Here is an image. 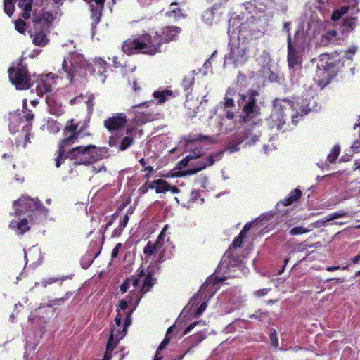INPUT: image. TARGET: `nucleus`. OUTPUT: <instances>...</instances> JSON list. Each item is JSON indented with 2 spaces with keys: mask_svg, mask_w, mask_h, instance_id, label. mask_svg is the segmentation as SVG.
Here are the masks:
<instances>
[{
  "mask_svg": "<svg viewBox=\"0 0 360 360\" xmlns=\"http://www.w3.org/2000/svg\"><path fill=\"white\" fill-rule=\"evenodd\" d=\"M223 152L220 151L209 156L206 159L200 160L197 162L195 167L193 168H188V169L185 170L184 173L188 175L196 174L197 172L206 168L207 166L212 165L216 161L219 160L221 158Z\"/></svg>",
  "mask_w": 360,
  "mask_h": 360,
  "instance_id": "19",
  "label": "nucleus"
},
{
  "mask_svg": "<svg viewBox=\"0 0 360 360\" xmlns=\"http://www.w3.org/2000/svg\"><path fill=\"white\" fill-rule=\"evenodd\" d=\"M58 78L51 72L39 75L36 86L37 95L43 96L46 94H51L56 87Z\"/></svg>",
  "mask_w": 360,
  "mask_h": 360,
  "instance_id": "16",
  "label": "nucleus"
},
{
  "mask_svg": "<svg viewBox=\"0 0 360 360\" xmlns=\"http://www.w3.org/2000/svg\"><path fill=\"white\" fill-rule=\"evenodd\" d=\"M105 0H94L90 3L89 7L91 13V23L92 34H94V28L96 25L100 21L101 17V12L103 8V3Z\"/></svg>",
  "mask_w": 360,
  "mask_h": 360,
  "instance_id": "24",
  "label": "nucleus"
},
{
  "mask_svg": "<svg viewBox=\"0 0 360 360\" xmlns=\"http://www.w3.org/2000/svg\"><path fill=\"white\" fill-rule=\"evenodd\" d=\"M337 73L338 69L330 56L327 54L321 55L318 59L315 76L318 85L321 89L325 87Z\"/></svg>",
  "mask_w": 360,
  "mask_h": 360,
  "instance_id": "8",
  "label": "nucleus"
},
{
  "mask_svg": "<svg viewBox=\"0 0 360 360\" xmlns=\"http://www.w3.org/2000/svg\"><path fill=\"white\" fill-rule=\"evenodd\" d=\"M283 30L286 32L287 33V39H289V36L291 37V34H290V22H284L283 24Z\"/></svg>",
  "mask_w": 360,
  "mask_h": 360,
  "instance_id": "62",
  "label": "nucleus"
},
{
  "mask_svg": "<svg viewBox=\"0 0 360 360\" xmlns=\"http://www.w3.org/2000/svg\"><path fill=\"white\" fill-rule=\"evenodd\" d=\"M340 147L338 146H335L331 150V152L328 155V160L333 163L338 158L340 153Z\"/></svg>",
  "mask_w": 360,
  "mask_h": 360,
  "instance_id": "45",
  "label": "nucleus"
},
{
  "mask_svg": "<svg viewBox=\"0 0 360 360\" xmlns=\"http://www.w3.org/2000/svg\"><path fill=\"white\" fill-rule=\"evenodd\" d=\"M229 51L224 56V68H235L244 65L249 58L245 43L230 40Z\"/></svg>",
  "mask_w": 360,
  "mask_h": 360,
  "instance_id": "7",
  "label": "nucleus"
},
{
  "mask_svg": "<svg viewBox=\"0 0 360 360\" xmlns=\"http://www.w3.org/2000/svg\"><path fill=\"white\" fill-rule=\"evenodd\" d=\"M302 195V192L298 188L295 189L291 191L289 194V196L285 198L283 201L281 202L282 205L284 206H288L291 205L292 202L297 201Z\"/></svg>",
  "mask_w": 360,
  "mask_h": 360,
  "instance_id": "35",
  "label": "nucleus"
},
{
  "mask_svg": "<svg viewBox=\"0 0 360 360\" xmlns=\"http://www.w3.org/2000/svg\"><path fill=\"white\" fill-rule=\"evenodd\" d=\"M260 136V131L257 129V124L248 129L243 135L236 136L229 144L227 150L230 153L237 152L240 146H251L255 144Z\"/></svg>",
  "mask_w": 360,
  "mask_h": 360,
  "instance_id": "13",
  "label": "nucleus"
},
{
  "mask_svg": "<svg viewBox=\"0 0 360 360\" xmlns=\"http://www.w3.org/2000/svg\"><path fill=\"white\" fill-rule=\"evenodd\" d=\"M242 7L247 14L243 12L241 15H232L229 20L228 35L230 40L245 43L247 39L254 36L255 32V21L265 11L266 6L258 1L248 2Z\"/></svg>",
  "mask_w": 360,
  "mask_h": 360,
  "instance_id": "3",
  "label": "nucleus"
},
{
  "mask_svg": "<svg viewBox=\"0 0 360 360\" xmlns=\"http://www.w3.org/2000/svg\"><path fill=\"white\" fill-rule=\"evenodd\" d=\"M287 44L288 67H302L303 57L306 53L307 46L304 41L299 38V32L295 34L294 39L289 36Z\"/></svg>",
  "mask_w": 360,
  "mask_h": 360,
  "instance_id": "10",
  "label": "nucleus"
},
{
  "mask_svg": "<svg viewBox=\"0 0 360 360\" xmlns=\"http://www.w3.org/2000/svg\"><path fill=\"white\" fill-rule=\"evenodd\" d=\"M239 105L243 106V118L251 119L258 114V108L256 105L255 95H243L239 101Z\"/></svg>",
  "mask_w": 360,
  "mask_h": 360,
  "instance_id": "18",
  "label": "nucleus"
},
{
  "mask_svg": "<svg viewBox=\"0 0 360 360\" xmlns=\"http://www.w3.org/2000/svg\"><path fill=\"white\" fill-rule=\"evenodd\" d=\"M267 292H268V289L263 288V289L255 291L254 292V295L256 297H263V296L266 295L267 294Z\"/></svg>",
  "mask_w": 360,
  "mask_h": 360,
  "instance_id": "61",
  "label": "nucleus"
},
{
  "mask_svg": "<svg viewBox=\"0 0 360 360\" xmlns=\"http://www.w3.org/2000/svg\"><path fill=\"white\" fill-rule=\"evenodd\" d=\"M252 225V223H248L246 224L243 229L241 230L239 236L233 240V242L232 243V245L231 247L230 248V249L233 247V248H238V247H240L241 244H242V241L244 238V237L245 236V235L247 234V233L248 232V231L250 229L251 226Z\"/></svg>",
  "mask_w": 360,
  "mask_h": 360,
  "instance_id": "34",
  "label": "nucleus"
},
{
  "mask_svg": "<svg viewBox=\"0 0 360 360\" xmlns=\"http://www.w3.org/2000/svg\"><path fill=\"white\" fill-rule=\"evenodd\" d=\"M35 211H37L39 213H41L44 215H46L49 212L47 208H46L40 205L39 200H38V208L35 209Z\"/></svg>",
  "mask_w": 360,
  "mask_h": 360,
  "instance_id": "60",
  "label": "nucleus"
},
{
  "mask_svg": "<svg viewBox=\"0 0 360 360\" xmlns=\"http://www.w3.org/2000/svg\"><path fill=\"white\" fill-rule=\"evenodd\" d=\"M150 189H154L157 193H165L169 191L170 186L165 181L158 179L151 182Z\"/></svg>",
  "mask_w": 360,
  "mask_h": 360,
  "instance_id": "30",
  "label": "nucleus"
},
{
  "mask_svg": "<svg viewBox=\"0 0 360 360\" xmlns=\"http://www.w3.org/2000/svg\"><path fill=\"white\" fill-rule=\"evenodd\" d=\"M4 10L11 17L14 11L13 0H4Z\"/></svg>",
  "mask_w": 360,
  "mask_h": 360,
  "instance_id": "44",
  "label": "nucleus"
},
{
  "mask_svg": "<svg viewBox=\"0 0 360 360\" xmlns=\"http://www.w3.org/2000/svg\"><path fill=\"white\" fill-rule=\"evenodd\" d=\"M48 41L49 39L44 30L37 32L33 37V44L36 46H44Z\"/></svg>",
  "mask_w": 360,
  "mask_h": 360,
  "instance_id": "36",
  "label": "nucleus"
},
{
  "mask_svg": "<svg viewBox=\"0 0 360 360\" xmlns=\"http://www.w3.org/2000/svg\"><path fill=\"white\" fill-rule=\"evenodd\" d=\"M202 155V152L200 149L195 148L192 152L190 153L188 155H186V158L181 160V163L184 165H186L190 160L198 158Z\"/></svg>",
  "mask_w": 360,
  "mask_h": 360,
  "instance_id": "42",
  "label": "nucleus"
},
{
  "mask_svg": "<svg viewBox=\"0 0 360 360\" xmlns=\"http://www.w3.org/2000/svg\"><path fill=\"white\" fill-rule=\"evenodd\" d=\"M180 32V27L176 26H169L163 28L161 35H158L157 33L154 35H157L159 37L160 47L162 42H169L171 41L176 40Z\"/></svg>",
  "mask_w": 360,
  "mask_h": 360,
  "instance_id": "23",
  "label": "nucleus"
},
{
  "mask_svg": "<svg viewBox=\"0 0 360 360\" xmlns=\"http://www.w3.org/2000/svg\"><path fill=\"white\" fill-rule=\"evenodd\" d=\"M25 25L26 24L24 20L19 19L16 20L15 23V28L18 32L24 34Z\"/></svg>",
  "mask_w": 360,
  "mask_h": 360,
  "instance_id": "52",
  "label": "nucleus"
},
{
  "mask_svg": "<svg viewBox=\"0 0 360 360\" xmlns=\"http://www.w3.org/2000/svg\"><path fill=\"white\" fill-rule=\"evenodd\" d=\"M122 51L128 55L139 53L155 55L160 52L159 37L148 34L136 39H128L123 44Z\"/></svg>",
  "mask_w": 360,
  "mask_h": 360,
  "instance_id": "6",
  "label": "nucleus"
},
{
  "mask_svg": "<svg viewBox=\"0 0 360 360\" xmlns=\"http://www.w3.org/2000/svg\"><path fill=\"white\" fill-rule=\"evenodd\" d=\"M46 102L48 106L49 112L54 115H62L65 109L60 103H59L56 98L52 95H48L46 98Z\"/></svg>",
  "mask_w": 360,
  "mask_h": 360,
  "instance_id": "25",
  "label": "nucleus"
},
{
  "mask_svg": "<svg viewBox=\"0 0 360 360\" xmlns=\"http://www.w3.org/2000/svg\"><path fill=\"white\" fill-rule=\"evenodd\" d=\"M33 0H18V6L23 12L22 16L24 19L30 18Z\"/></svg>",
  "mask_w": 360,
  "mask_h": 360,
  "instance_id": "31",
  "label": "nucleus"
},
{
  "mask_svg": "<svg viewBox=\"0 0 360 360\" xmlns=\"http://www.w3.org/2000/svg\"><path fill=\"white\" fill-rule=\"evenodd\" d=\"M13 208L15 209V214L20 216L27 212H34L38 208V199L30 198L22 195L18 200L13 202Z\"/></svg>",
  "mask_w": 360,
  "mask_h": 360,
  "instance_id": "17",
  "label": "nucleus"
},
{
  "mask_svg": "<svg viewBox=\"0 0 360 360\" xmlns=\"http://www.w3.org/2000/svg\"><path fill=\"white\" fill-rule=\"evenodd\" d=\"M69 294L67 293L66 294V296H64L61 298H58V299H55V300H51L49 302V303L47 304V307H53V306L55 305H59L61 303L64 302L65 301H66L68 298H69Z\"/></svg>",
  "mask_w": 360,
  "mask_h": 360,
  "instance_id": "48",
  "label": "nucleus"
},
{
  "mask_svg": "<svg viewBox=\"0 0 360 360\" xmlns=\"http://www.w3.org/2000/svg\"><path fill=\"white\" fill-rule=\"evenodd\" d=\"M175 328H176L175 325H173L167 329L164 340L160 343V345H159V347L156 351V354H155L154 360H162V356H160V352L162 349H164L166 347V346L169 344L170 339L172 338V337L170 336V333L173 331V330Z\"/></svg>",
  "mask_w": 360,
  "mask_h": 360,
  "instance_id": "29",
  "label": "nucleus"
},
{
  "mask_svg": "<svg viewBox=\"0 0 360 360\" xmlns=\"http://www.w3.org/2000/svg\"><path fill=\"white\" fill-rule=\"evenodd\" d=\"M134 143V139L131 136H126V137H124L123 139L122 140L120 144L117 145V146H118V148L123 151V150H125L126 149H127L129 146H131Z\"/></svg>",
  "mask_w": 360,
  "mask_h": 360,
  "instance_id": "43",
  "label": "nucleus"
},
{
  "mask_svg": "<svg viewBox=\"0 0 360 360\" xmlns=\"http://www.w3.org/2000/svg\"><path fill=\"white\" fill-rule=\"evenodd\" d=\"M9 227L13 229L18 235H22L30 229L27 219H23L20 221H11Z\"/></svg>",
  "mask_w": 360,
  "mask_h": 360,
  "instance_id": "27",
  "label": "nucleus"
},
{
  "mask_svg": "<svg viewBox=\"0 0 360 360\" xmlns=\"http://www.w3.org/2000/svg\"><path fill=\"white\" fill-rule=\"evenodd\" d=\"M78 124L75 123L74 120L67 122L63 132L64 138L59 143L58 156L56 159V167H59L62 160L67 158L74 165H90L97 160L98 154L94 145L75 147L67 153L68 148L77 142L79 138L83 137L82 129H78Z\"/></svg>",
  "mask_w": 360,
  "mask_h": 360,
  "instance_id": "2",
  "label": "nucleus"
},
{
  "mask_svg": "<svg viewBox=\"0 0 360 360\" xmlns=\"http://www.w3.org/2000/svg\"><path fill=\"white\" fill-rule=\"evenodd\" d=\"M9 79L17 89L25 90L30 87L31 82L27 70L23 67L17 69L11 68L8 70Z\"/></svg>",
  "mask_w": 360,
  "mask_h": 360,
  "instance_id": "15",
  "label": "nucleus"
},
{
  "mask_svg": "<svg viewBox=\"0 0 360 360\" xmlns=\"http://www.w3.org/2000/svg\"><path fill=\"white\" fill-rule=\"evenodd\" d=\"M63 70L67 74L68 79L78 75L81 77L86 75L87 71L90 72L91 68L84 57L77 53H73L68 57L65 58L63 62Z\"/></svg>",
  "mask_w": 360,
  "mask_h": 360,
  "instance_id": "9",
  "label": "nucleus"
},
{
  "mask_svg": "<svg viewBox=\"0 0 360 360\" xmlns=\"http://www.w3.org/2000/svg\"><path fill=\"white\" fill-rule=\"evenodd\" d=\"M195 75V70H193L188 72L182 81V86L187 93L190 92L191 88L194 82V76Z\"/></svg>",
  "mask_w": 360,
  "mask_h": 360,
  "instance_id": "37",
  "label": "nucleus"
},
{
  "mask_svg": "<svg viewBox=\"0 0 360 360\" xmlns=\"http://www.w3.org/2000/svg\"><path fill=\"white\" fill-rule=\"evenodd\" d=\"M58 280H59V278H49L46 279H44L41 281V285L43 287L46 288L48 285L53 284V283H56V281H58Z\"/></svg>",
  "mask_w": 360,
  "mask_h": 360,
  "instance_id": "54",
  "label": "nucleus"
},
{
  "mask_svg": "<svg viewBox=\"0 0 360 360\" xmlns=\"http://www.w3.org/2000/svg\"><path fill=\"white\" fill-rule=\"evenodd\" d=\"M153 96L158 101V104H163L169 99L173 98L174 94L171 90H158L153 93Z\"/></svg>",
  "mask_w": 360,
  "mask_h": 360,
  "instance_id": "28",
  "label": "nucleus"
},
{
  "mask_svg": "<svg viewBox=\"0 0 360 360\" xmlns=\"http://www.w3.org/2000/svg\"><path fill=\"white\" fill-rule=\"evenodd\" d=\"M47 129L49 132L55 134L59 131V124L56 121H49Z\"/></svg>",
  "mask_w": 360,
  "mask_h": 360,
  "instance_id": "49",
  "label": "nucleus"
},
{
  "mask_svg": "<svg viewBox=\"0 0 360 360\" xmlns=\"http://www.w3.org/2000/svg\"><path fill=\"white\" fill-rule=\"evenodd\" d=\"M152 101L143 102L141 104L132 107L131 112L134 114V120L137 124L141 125L152 120V115L139 111L141 108H148Z\"/></svg>",
  "mask_w": 360,
  "mask_h": 360,
  "instance_id": "21",
  "label": "nucleus"
},
{
  "mask_svg": "<svg viewBox=\"0 0 360 360\" xmlns=\"http://www.w3.org/2000/svg\"><path fill=\"white\" fill-rule=\"evenodd\" d=\"M339 39L338 33L335 29L328 28L323 30L320 37L317 39L316 44L320 46H327Z\"/></svg>",
  "mask_w": 360,
  "mask_h": 360,
  "instance_id": "22",
  "label": "nucleus"
},
{
  "mask_svg": "<svg viewBox=\"0 0 360 360\" xmlns=\"http://www.w3.org/2000/svg\"><path fill=\"white\" fill-rule=\"evenodd\" d=\"M125 334L126 329L124 328L122 329L121 326H113L107 345L108 349H112L120 340L124 337Z\"/></svg>",
  "mask_w": 360,
  "mask_h": 360,
  "instance_id": "26",
  "label": "nucleus"
},
{
  "mask_svg": "<svg viewBox=\"0 0 360 360\" xmlns=\"http://www.w3.org/2000/svg\"><path fill=\"white\" fill-rule=\"evenodd\" d=\"M358 50V46L356 45H352L347 50L343 51L344 57L347 59H352V56L354 55Z\"/></svg>",
  "mask_w": 360,
  "mask_h": 360,
  "instance_id": "46",
  "label": "nucleus"
},
{
  "mask_svg": "<svg viewBox=\"0 0 360 360\" xmlns=\"http://www.w3.org/2000/svg\"><path fill=\"white\" fill-rule=\"evenodd\" d=\"M270 340L274 347H278V340L275 332L270 334Z\"/></svg>",
  "mask_w": 360,
  "mask_h": 360,
  "instance_id": "56",
  "label": "nucleus"
},
{
  "mask_svg": "<svg viewBox=\"0 0 360 360\" xmlns=\"http://www.w3.org/2000/svg\"><path fill=\"white\" fill-rule=\"evenodd\" d=\"M127 122V116L124 113H117L104 121V127L111 133L108 141L110 146L117 147L118 140L121 137V136L117 135V132L124 127Z\"/></svg>",
  "mask_w": 360,
  "mask_h": 360,
  "instance_id": "12",
  "label": "nucleus"
},
{
  "mask_svg": "<svg viewBox=\"0 0 360 360\" xmlns=\"http://www.w3.org/2000/svg\"><path fill=\"white\" fill-rule=\"evenodd\" d=\"M290 70V79L292 84L296 83L300 75L302 67H288Z\"/></svg>",
  "mask_w": 360,
  "mask_h": 360,
  "instance_id": "40",
  "label": "nucleus"
},
{
  "mask_svg": "<svg viewBox=\"0 0 360 360\" xmlns=\"http://www.w3.org/2000/svg\"><path fill=\"white\" fill-rule=\"evenodd\" d=\"M261 57L263 58L264 63H268L271 60L270 53L269 51H264Z\"/></svg>",
  "mask_w": 360,
  "mask_h": 360,
  "instance_id": "59",
  "label": "nucleus"
},
{
  "mask_svg": "<svg viewBox=\"0 0 360 360\" xmlns=\"http://www.w3.org/2000/svg\"><path fill=\"white\" fill-rule=\"evenodd\" d=\"M356 22V17L346 18L344 20V25L352 30L355 27Z\"/></svg>",
  "mask_w": 360,
  "mask_h": 360,
  "instance_id": "51",
  "label": "nucleus"
},
{
  "mask_svg": "<svg viewBox=\"0 0 360 360\" xmlns=\"http://www.w3.org/2000/svg\"><path fill=\"white\" fill-rule=\"evenodd\" d=\"M56 17V13L49 11L35 12L33 14V22L35 26H39L43 29H47L50 27Z\"/></svg>",
  "mask_w": 360,
  "mask_h": 360,
  "instance_id": "20",
  "label": "nucleus"
},
{
  "mask_svg": "<svg viewBox=\"0 0 360 360\" xmlns=\"http://www.w3.org/2000/svg\"><path fill=\"white\" fill-rule=\"evenodd\" d=\"M27 100L23 101V110L21 113L15 112L11 115L9 130L11 133H15L18 128H17L15 124L20 122L22 123L24 120L27 123L22 127V130L20 134L17 136L15 140V144L17 147L22 146L23 148L27 147V145L30 143V133L31 124L30 123L34 118V114L32 110H27L26 108Z\"/></svg>",
  "mask_w": 360,
  "mask_h": 360,
  "instance_id": "5",
  "label": "nucleus"
},
{
  "mask_svg": "<svg viewBox=\"0 0 360 360\" xmlns=\"http://www.w3.org/2000/svg\"><path fill=\"white\" fill-rule=\"evenodd\" d=\"M202 20L207 25L213 24L214 20V8H211L206 10L202 15Z\"/></svg>",
  "mask_w": 360,
  "mask_h": 360,
  "instance_id": "38",
  "label": "nucleus"
},
{
  "mask_svg": "<svg viewBox=\"0 0 360 360\" xmlns=\"http://www.w3.org/2000/svg\"><path fill=\"white\" fill-rule=\"evenodd\" d=\"M128 221H129L128 216L124 215L120 222V225H119L120 231H122V229H124L125 228V226H127V224L128 223Z\"/></svg>",
  "mask_w": 360,
  "mask_h": 360,
  "instance_id": "57",
  "label": "nucleus"
},
{
  "mask_svg": "<svg viewBox=\"0 0 360 360\" xmlns=\"http://www.w3.org/2000/svg\"><path fill=\"white\" fill-rule=\"evenodd\" d=\"M166 15L168 17L174 18L175 20H179L184 16L181 9L180 8L177 3H172L169 5V9L167 11Z\"/></svg>",
  "mask_w": 360,
  "mask_h": 360,
  "instance_id": "32",
  "label": "nucleus"
},
{
  "mask_svg": "<svg viewBox=\"0 0 360 360\" xmlns=\"http://www.w3.org/2000/svg\"><path fill=\"white\" fill-rule=\"evenodd\" d=\"M233 91L229 89L226 91V96L224 98V110L225 111L224 115H217L216 119L210 123L211 127H214L218 131H221L223 127L226 125V120H231L234 117V114L229 109L234 106V101L233 98H229V96L231 95Z\"/></svg>",
  "mask_w": 360,
  "mask_h": 360,
  "instance_id": "14",
  "label": "nucleus"
},
{
  "mask_svg": "<svg viewBox=\"0 0 360 360\" xmlns=\"http://www.w3.org/2000/svg\"><path fill=\"white\" fill-rule=\"evenodd\" d=\"M347 214L345 212L340 211L327 216L326 221H330L332 220L346 217Z\"/></svg>",
  "mask_w": 360,
  "mask_h": 360,
  "instance_id": "50",
  "label": "nucleus"
},
{
  "mask_svg": "<svg viewBox=\"0 0 360 360\" xmlns=\"http://www.w3.org/2000/svg\"><path fill=\"white\" fill-rule=\"evenodd\" d=\"M226 257H227L226 255L224 257V259H223L221 263L220 264V268H222L225 264H226V266H227L229 267V269H230L231 266L237 265L236 262H235L234 264H232L233 259L231 258L229 259V263L230 264V266H229L228 263L226 262Z\"/></svg>",
  "mask_w": 360,
  "mask_h": 360,
  "instance_id": "55",
  "label": "nucleus"
},
{
  "mask_svg": "<svg viewBox=\"0 0 360 360\" xmlns=\"http://www.w3.org/2000/svg\"><path fill=\"white\" fill-rule=\"evenodd\" d=\"M168 225H165L159 234L155 242L148 241L143 249L144 259L142 266L138 269V277L134 280L127 279L120 286L122 293L127 292L131 283L136 288L141 283L143 285L141 291L143 293L148 292L155 283L153 275L158 272V264L163 262L165 250L163 245L165 240H169L166 236Z\"/></svg>",
  "mask_w": 360,
  "mask_h": 360,
  "instance_id": "1",
  "label": "nucleus"
},
{
  "mask_svg": "<svg viewBox=\"0 0 360 360\" xmlns=\"http://www.w3.org/2000/svg\"><path fill=\"white\" fill-rule=\"evenodd\" d=\"M122 245L121 243H117L115 247L113 248L112 251V254H111V256L112 258H115L118 255V252H119V250L120 248H121Z\"/></svg>",
  "mask_w": 360,
  "mask_h": 360,
  "instance_id": "63",
  "label": "nucleus"
},
{
  "mask_svg": "<svg viewBox=\"0 0 360 360\" xmlns=\"http://www.w3.org/2000/svg\"><path fill=\"white\" fill-rule=\"evenodd\" d=\"M150 186H151V182L150 183H146V184H144L140 188H139V192L141 193V194H144L148 192V191L149 189H150Z\"/></svg>",
  "mask_w": 360,
  "mask_h": 360,
  "instance_id": "58",
  "label": "nucleus"
},
{
  "mask_svg": "<svg viewBox=\"0 0 360 360\" xmlns=\"http://www.w3.org/2000/svg\"><path fill=\"white\" fill-rule=\"evenodd\" d=\"M206 330H200L198 333H197L195 335L191 338V341L192 342V346L194 347L200 342H202L203 340L205 339L207 335H206Z\"/></svg>",
  "mask_w": 360,
  "mask_h": 360,
  "instance_id": "41",
  "label": "nucleus"
},
{
  "mask_svg": "<svg viewBox=\"0 0 360 360\" xmlns=\"http://www.w3.org/2000/svg\"><path fill=\"white\" fill-rule=\"evenodd\" d=\"M205 326V323L202 321H195L192 323H191L184 330L183 335H185L188 333H189L196 326Z\"/></svg>",
  "mask_w": 360,
  "mask_h": 360,
  "instance_id": "53",
  "label": "nucleus"
},
{
  "mask_svg": "<svg viewBox=\"0 0 360 360\" xmlns=\"http://www.w3.org/2000/svg\"><path fill=\"white\" fill-rule=\"evenodd\" d=\"M103 168V165L99 162L96 163V165H93L91 167V169L93 171H95L96 172H98L101 171V169Z\"/></svg>",
  "mask_w": 360,
  "mask_h": 360,
  "instance_id": "64",
  "label": "nucleus"
},
{
  "mask_svg": "<svg viewBox=\"0 0 360 360\" xmlns=\"http://www.w3.org/2000/svg\"><path fill=\"white\" fill-rule=\"evenodd\" d=\"M311 230V229L304 228L302 226H297V227H295V228H292V229H290V234L292 236L300 235V234L308 233Z\"/></svg>",
  "mask_w": 360,
  "mask_h": 360,
  "instance_id": "47",
  "label": "nucleus"
},
{
  "mask_svg": "<svg viewBox=\"0 0 360 360\" xmlns=\"http://www.w3.org/2000/svg\"><path fill=\"white\" fill-rule=\"evenodd\" d=\"M312 94V93L309 94V98L300 97H294L290 100L276 98L274 101V109L270 116V120L274 123L271 127H276L277 130L281 129L288 115L291 116L292 122L296 124L298 122L299 116L302 117L314 109V106H311V103H314Z\"/></svg>",
  "mask_w": 360,
  "mask_h": 360,
  "instance_id": "4",
  "label": "nucleus"
},
{
  "mask_svg": "<svg viewBox=\"0 0 360 360\" xmlns=\"http://www.w3.org/2000/svg\"><path fill=\"white\" fill-rule=\"evenodd\" d=\"M221 280L222 279H219L217 277L208 278L206 282L201 286L198 295L196 297H193L191 300V302L193 305H194L195 303L198 304V300L199 299L200 295L204 300L195 312L196 316L201 315L207 309V300L212 297L217 291L219 289L218 284Z\"/></svg>",
  "mask_w": 360,
  "mask_h": 360,
  "instance_id": "11",
  "label": "nucleus"
},
{
  "mask_svg": "<svg viewBox=\"0 0 360 360\" xmlns=\"http://www.w3.org/2000/svg\"><path fill=\"white\" fill-rule=\"evenodd\" d=\"M94 69H97L98 71L100 81L103 83L105 82V77H103V73L106 72L108 68L107 63L101 58H96L94 59Z\"/></svg>",
  "mask_w": 360,
  "mask_h": 360,
  "instance_id": "33",
  "label": "nucleus"
},
{
  "mask_svg": "<svg viewBox=\"0 0 360 360\" xmlns=\"http://www.w3.org/2000/svg\"><path fill=\"white\" fill-rule=\"evenodd\" d=\"M349 9L350 8L348 6H343L340 8L335 10L332 15V20L335 21L340 19L349 13Z\"/></svg>",
  "mask_w": 360,
  "mask_h": 360,
  "instance_id": "39",
  "label": "nucleus"
}]
</instances>
